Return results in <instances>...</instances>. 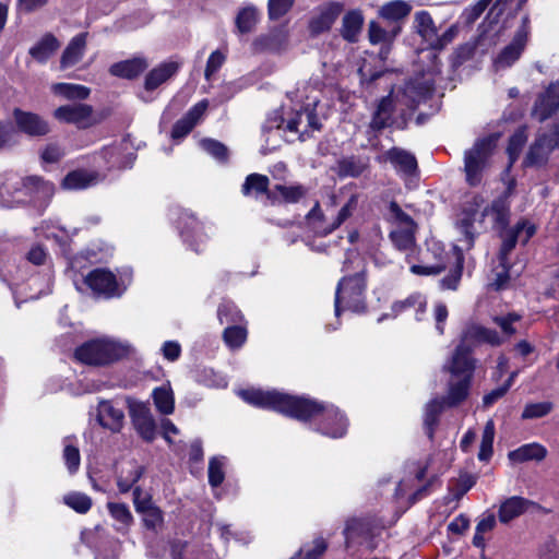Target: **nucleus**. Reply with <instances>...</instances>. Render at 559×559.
<instances>
[{"label":"nucleus","mask_w":559,"mask_h":559,"mask_svg":"<svg viewBox=\"0 0 559 559\" xmlns=\"http://www.w3.org/2000/svg\"><path fill=\"white\" fill-rule=\"evenodd\" d=\"M559 108V81L549 85L545 93L540 94L533 107L532 116L543 122L550 118Z\"/></svg>","instance_id":"obj_14"},{"label":"nucleus","mask_w":559,"mask_h":559,"mask_svg":"<svg viewBox=\"0 0 559 559\" xmlns=\"http://www.w3.org/2000/svg\"><path fill=\"white\" fill-rule=\"evenodd\" d=\"M203 150L215 159L226 163L228 160V148L225 144L213 139H204L201 142Z\"/></svg>","instance_id":"obj_57"},{"label":"nucleus","mask_w":559,"mask_h":559,"mask_svg":"<svg viewBox=\"0 0 559 559\" xmlns=\"http://www.w3.org/2000/svg\"><path fill=\"white\" fill-rule=\"evenodd\" d=\"M180 64L175 61L163 62L152 69L145 76L144 87L146 91H154L179 70Z\"/></svg>","instance_id":"obj_26"},{"label":"nucleus","mask_w":559,"mask_h":559,"mask_svg":"<svg viewBox=\"0 0 559 559\" xmlns=\"http://www.w3.org/2000/svg\"><path fill=\"white\" fill-rule=\"evenodd\" d=\"M358 206V194H352L347 202L341 207L336 218L333 223L325 227L323 230V236H326L338 228L344 222H346L357 210Z\"/></svg>","instance_id":"obj_49"},{"label":"nucleus","mask_w":559,"mask_h":559,"mask_svg":"<svg viewBox=\"0 0 559 559\" xmlns=\"http://www.w3.org/2000/svg\"><path fill=\"white\" fill-rule=\"evenodd\" d=\"M107 509L111 518L120 524L116 527L118 532H126L133 523V515L126 503L108 502Z\"/></svg>","instance_id":"obj_45"},{"label":"nucleus","mask_w":559,"mask_h":559,"mask_svg":"<svg viewBox=\"0 0 559 559\" xmlns=\"http://www.w3.org/2000/svg\"><path fill=\"white\" fill-rule=\"evenodd\" d=\"M98 423L114 432L119 431L122 427L124 414L120 408L112 405L111 402L103 401L97 408Z\"/></svg>","instance_id":"obj_27"},{"label":"nucleus","mask_w":559,"mask_h":559,"mask_svg":"<svg viewBox=\"0 0 559 559\" xmlns=\"http://www.w3.org/2000/svg\"><path fill=\"white\" fill-rule=\"evenodd\" d=\"M427 308V299L420 293H414L406 297L403 300L394 301L391 306V314L384 313L379 319L378 322H382L384 319L392 317L396 318L399 314L414 309L416 313V320L420 321L423 319V314L426 312Z\"/></svg>","instance_id":"obj_22"},{"label":"nucleus","mask_w":559,"mask_h":559,"mask_svg":"<svg viewBox=\"0 0 559 559\" xmlns=\"http://www.w3.org/2000/svg\"><path fill=\"white\" fill-rule=\"evenodd\" d=\"M143 475L142 466H132L128 472L127 476L120 475L117 479V486L121 493H127L132 489L133 485L136 484Z\"/></svg>","instance_id":"obj_58"},{"label":"nucleus","mask_w":559,"mask_h":559,"mask_svg":"<svg viewBox=\"0 0 559 559\" xmlns=\"http://www.w3.org/2000/svg\"><path fill=\"white\" fill-rule=\"evenodd\" d=\"M127 355V348L109 338H96L83 343L75 349L74 356L85 365L104 366Z\"/></svg>","instance_id":"obj_3"},{"label":"nucleus","mask_w":559,"mask_h":559,"mask_svg":"<svg viewBox=\"0 0 559 559\" xmlns=\"http://www.w3.org/2000/svg\"><path fill=\"white\" fill-rule=\"evenodd\" d=\"M225 457H212L209 462V484L218 487L225 479Z\"/></svg>","instance_id":"obj_56"},{"label":"nucleus","mask_w":559,"mask_h":559,"mask_svg":"<svg viewBox=\"0 0 559 559\" xmlns=\"http://www.w3.org/2000/svg\"><path fill=\"white\" fill-rule=\"evenodd\" d=\"M270 192L269 177L258 173L248 175L241 186V193L245 197L258 198L259 195L264 194L269 200Z\"/></svg>","instance_id":"obj_32"},{"label":"nucleus","mask_w":559,"mask_h":559,"mask_svg":"<svg viewBox=\"0 0 559 559\" xmlns=\"http://www.w3.org/2000/svg\"><path fill=\"white\" fill-rule=\"evenodd\" d=\"M547 454L548 451L543 444L532 442L510 451L508 457L513 463H524L528 461L540 462L546 459Z\"/></svg>","instance_id":"obj_29"},{"label":"nucleus","mask_w":559,"mask_h":559,"mask_svg":"<svg viewBox=\"0 0 559 559\" xmlns=\"http://www.w3.org/2000/svg\"><path fill=\"white\" fill-rule=\"evenodd\" d=\"M153 401L160 414L170 415L175 409L174 392L169 386L162 385L153 391Z\"/></svg>","instance_id":"obj_44"},{"label":"nucleus","mask_w":559,"mask_h":559,"mask_svg":"<svg viewBox=\"0 0 559 559\" xmlns=\"http://www.w3.org/2000/svg\"><path fill=\"white\" fill-rule=\"evenodd\" d=\"M177 227L183 241L193 247L195 251L198 248L194 246L203 243L207 239L203 225L188 211L179 212Z\"/></svg>","instance_id":"obj_12"},{"label":"nucleus","mask_w":559,"mask_h":559,"mask_svg":"<svg viewBox=\"0 0 559 559\" xmlns=\"http://www.w3.org/2000/svg\"><path fill=\"white\" fill-rule=\"evenodd\" d=\"M226 60V55L222 50L213 51L206 62L204 75L206 80H210L211 76L216 73L221 67L224 64Z\"/></svg>","instance_id":"obj_64"},{"label":"nucleus","mask_w":559,"mask_h":559,"mask_svg":"<svg viewBox=\"0 0 559 559\" xmlns=\"http://www.w3.org/2000/svg\"><path fill=\"white\" fill-rule=\"evenodd\" d=\"M93 107L83 103H73L58 107L53 116L61 122L75 124L80 129L90 128L95 123Z\"/></svg>","instance_id":"obj_11"},{"label":"nucleus","mask_w":559,"mask_h":559,"mask_svg":"<svg viewBox=\"0 0 559 559\" xmlns=\"http://www.w3.org/2000/svg\"><path fill=\"white\" fill-rule=\"evenodd\" d=\"M472 378L467 377H452L449 383V392L443 400L447 406H455L463 402L467 395Z\"/></svg>","instance_id":"obj_33"},{"label":"nucleus","mask_w":559,"mask_h":559,"mask_svg":"<svg viewBox=\"0 0 559 559\" xmlns=\"http://www.w3.org/2000/svg\"><path fill=\"white\" fill-rule=\"evenodd\" d=\"M400 32V25H391L389 28H385L378 22L371 21L369 24L368 36L370 43L373 45L392 44Z\"/></svg>","instance_id":"obj_37"},{"label":"nucleus","mask_w":559,"mask_h":559,"mask_svg":"<svg viewBox=\"0 0 559 559\" xmlns=\"http://www.w3.org/2000/svg\"><path fill=\"white\" fill-rule=\"evenodd\" d=\"M293 4L294 0H269V17L271 20H278L292 9Z\"/></svg>","instance_id":"obj_62"},{"label":"nucleus","mask_w":559,"mask_h":559,"mask_svg":"<svg viewBox=\"0 0 559 559\" xmlns=\"http://www.w3.org/2000/svg\"><path fill=\"white\" fill-rule=\"evenodd\" d=\"M326 549L323 538H317L311 545L304 546L298 552V559H318Z\"/></svg>","instance_id":"obj_61"},{"label":"nucleus","mask_w":559,"mask_h":559,"mask_svg":"<svg viewBox=\"0 0 559 559\" xmlns=\"http://www.w3.org/2000/svg\"><path fill=\"white\" fill-rule=\"evenodd\" d=\"M394 111L392 95L384 96L380 99L376 111L370 121V128L374 131H381L389 127L392 122Z\"/></svg>","instance_id":"obj_31"},{"label":"nucleus","mask_w":559,"mask_h":559,"mask_svg":"<svg viewBox=\"0 0 559 559\" xmlns=\"http://www.w3.org/2000/svg\"><path fill=\"white\" fill-rule=\"evenodd\" d=\"M520 320L521 316L515 312H509L504 316H496L492 319L493 323L501 329L502 333L507 337H510L516 333V329L513 326V324Z\"/></svg>","instance_id":"obj_60"},{"label":"nucleus","mask_w":559,"mask_h":559,"mask_svg":"<svg viewBox=\"0 0 559 559\" xmlns=\"http://www.w3.org/2000/svg\"><path fill=\"white\" fill-rule=\"evenodd\" d=\"M63 502L78 513H86L92 508V499L82 492H70L63 497Z\"/></svg>","instance_id":"obj_54"},{"label":"nucleus","mask_w":559,"mask_h":559,"mask_svg":"<svg viewBox=\"0 0 559 559\" xmlns=\"http://www.w3.org/2000/svg\"><path fill=\"white\" fill-rule=\"evenodd\" d=\"M432 92V82L424 78H415L407 81L396 94V102L408 109H415L420 103L429 98Z\"/></svg>","instance_id":"obj_9"},{"label":"nucleus","mask_w":559,"mask_h":559,"mask_svg":"<svg viewBox=\"0 0 559 559\" xmlns=\"http://www.w3.org/2000/svg\"><path fill=\"white\" fill-rule=\"evenodd\" d=\"M473 347L466 344L462 338L456 346L449 370L452 377L473 378L475 370V359L472 356Z\"/></svg>","instance_id":"obj_13"},{"label":"nucleus","mask_w":559,"mask_h":559,"mask_svg":"<svg viewBox=\"0 0 559 559\" xmlns=\"http://www.w3.org/2000/svg\"><path fill=\"white\" fill-rule=\"evenodd\" d=\"M21 191L34 206L45 209L55 194V186L39 176H27L21 180Z\"/></svg>","instance_id":"obj_10"},{"label":"nucleus","mask_w":559,"mask_h":559,"mask_svg":"<svg viewBox=\"0 0 559 559\" xmlns=\"http://www.w3.org/2000/svg\"><path fill=\"white\" fill-rule=\"evenodd\" d=\"M384 219L393 225V228L417 227L415 221L395 201L389 203Z\"/></svg>","instance_id":"obj_38"},{"label":"nucleus","mask_w":559,"mask_h":559,"mask_svg":"<svg viewBox=\"0 0 559 559\" xmlns=\"http://www.w3.org/2000/svg\"><path fill=\"white\" fill-rule=\"evenodd\" d=\"M343 11L342 4L337 2H329L318 8L317 14L310 20L309 29L311 34L319 35L328 32L341 12Z\"/></svg>","instance_id":"obj_19"},{"label":"nucleus","mask_w":559,"mask_h":559,"mask_svg":"<svg viewBox=\"0 0 559 559\" xmlns=\"http://www.w3.org/2000/svg\"><path fill=\"white\" fill-rule=\"evenodd\" d=\"M147 67L148 63L145 58L135 57L111 64L109 72L117 78L133 80L140 76Z\"/></svg>","instance_id":"obj_25"},{"label":"nucleus","mask_w":559,"mask_h":559,"mask_svg":"<svg viewBox=\"0 0 559 559\" xmlns=\"http://www.w3.org/2000/svg\"><path fill=\"white\" fill-rule=\"evenodd\" d=\"M370 165L368 156L350 155L337 162L340 177H359Z\"/></svg>","instance_id":"obj_30"},{"label":"nucleus","mask_w":559,"mask_h":559,"mask_svg":"<svg viewBox=\"0 0 559 559\" xmlns=\"http://www.w3.org/2000/svg\"><path fill=\"white\" fill-rule=\"evenodd\" d=\"M259 21V12L255 7L248 5L242 8L236 16V26L242 34L254 29Z\"/></svg>","instance_id":"obj_47"},{"label":"nucleus","mask_w":559,"mask_h":559,"mask_svg":"<svg viewBox=\"0 0 559 559\" xmlns=\"http://www.w3.org/2000/svg\"><path fill=\"white\" fill-rule=\"evenodd\" d=\"M493 143L489 138L477 140L474 145L464 153V173L466 182L471 187L481 182L485 169L488 166Z\"/></svg>","instance_id":"obj_4"},{"label":"nucleus","mask_w":559,"mask_h":559,"mask_svg":"<svg viewBox=\"0 0 559 559\" xmlns=\"http://www.w3.org/2000/svg\"><path fill=\"white\" fill-rule=\"evenodd\" d=\"M527 500L521 497H511L500 506L498 516L500 522L508 523L520 516L526 509Z\"/></svg>","instance_id":"obj_41"},{"label":"nucleus","mask_w":559,"mask_h":559,"mask_svg":"<svg viewBox=\"0 0 559 559\" xmlns=\"http://www.w3.org/2000/svg\"><path fill=\"white\" fill-rule=\"evenodd\" d=\"M239 395L247 403L262 408H271L298 420L320 417L318 431L331 438H342L347 432L348 420L334 405H326L314 400L293 396L276 391L248 389Z\"/></svg>","instance_id":"obj_1"},{"label":"nucleus","mask_w":559,"mask_h":559,"mask_svg":"<svg viewBox=\"0 0 559 559\" xmlns=\"http://www.w3.org/2000/svg\"><path fill=\"white\" fill-rule=\"evenodd\" d=\"M130 416L140 437L146 442H152L156 437V423L150 408L143 404L135 405L131 408Z\"/></svg>","instance_id":"obj_17"},{"label":"nucleus","mask_w":559,"mask_h":559,"mask_svg":"<svg viewBox=\"0 0 559 559\" xmlns=\"http://www.w3.org/2000/svg\"><path fill=\"white\" fill-rule=\"evenodd\" d=\"M367 271L365 265L355 274L343 276L336 286L334 310L338 317L344 309L361 312L366 308Z\"/></svg>","instance_id":"obj_2"},{"label":"nucleus","mask_w":559,"mask_h":559,"mask_svg":"<svg viewBox=\"0 0 559 559\" xmlns=\"http://www.w3.org/2000/svg\"><path fill=\"white\" fill-rule=\"evenodd\" d=\"M69 438L64 439L63 460L70 474L78 472L81 464L79 448L67 443Z\"/></svg>","instance_id":"obj_59"},{"label":"nucleus","mask_w":559,"mask_h":559,"mask_svg":"<svg viewBox=\"0 0 559 559\" xmlns=\"http://www.w3.org/2000/svg\"><path fill=\"white\" fill-rule=\"evenodd\" d=\"M364 24V16L360 11H350L346 13L342 21V36L349 43L357 41L358 35Z\"/></svg>","instance_id":"obj_36"},{"label":"nucleus","mask_w":559,"mask_h":559,"mask_svg":"<svg viewBox=\"0 0 559 559\" xmlns=\"http://www.w3.org/2000/svg\"><path fill=\"white\" fill-rule=\"evenodd\" d=\"M13 118L17 130L29 136H43L49 132L48 123L37 114L15 108Z\"/></svg>","instance_id":"obj_15"},{"label":"nucleus","mask_w":559,"mask_h":559,"mask_svg":"<svg viewBox=\"0 0 559 559\" xmlns=\"http://www.w3.org/2000/svg\"><path fill=\"white\" fill-rule=\"evenodd\" d=\"M453 258L454 267L447 276L440 281V286L442 289L455 290L459 287L463 272L464 258L462 250L456 246L453 247Z\"/></svg>","instance_id":"obj_39"},{"label":"nucleus","mask_w":559,"mask_h":559,"mask_svg":"<svg viewBox=\"0 0 559 559\" xmlns=\"http://www.w3.org/2000/svg\"><path fill=\"white\" fill-rule=\"evenodd\" d=\"M554 409V404L549 401L527 403L522 412L521 418L523 420L538 419L546 417Z\"/></svg>","instance_id":"obj_53"},{"label":"nucleus","mask_w":559,"mask_h":559,"mask_svg":"<svg viewBox=\"0 0 559 559\" xmlns=\"http://www.w3.org/2000/svg\"><path fill=\"white\" fill-rule=\"evenodd\" d=\"M217 318L221 324L234 325L245 323L241 311L233 302H222L217 309Z\"/></svg>","instance_id":"obj_48"},{"label":"nucleus","mask_w":559,"mask_h":559,"mask_svg":"<svg viewBox=\"0 0 559 559\" xmlns=\"http://www.w3.org/2000/svg\"><path fill=\"white\" fill-rule=\"evenodd\" d=\"M510 278L508 261H499V265L492 270L489 287L496 292L507 289L510 286Z\"/></svg>","instance_id":"obj_51"},{"label":"nucleus","mask_w":559,"mask_h":559,"mask_svg":"<svg viewBox=\"0 0 559 559\" xmlns=\"http://www.w3.org/2000/svg\"><path fill=\"white\" fill-rule=\"evenodd\" d=\"M307 192L308 189L300 183L292 186L277 183L271 189L269 201L271 204L297 203L306 197Z\"/></svg>","instance_id":"obj_23"},{"label":"nucleus","mask_w":559,"mask_h":559,"mask_svg":"<svg viewBox=\"0 0 559 559\" xmlns=\"http://www.w3.org/2000/svg\"><path fill=\"white\" fill-rule=\"evenodd\" d=\"M530 19L524 16L522 24L514 34L512 41L506 46L495 60L497 69L511 67L521 57L530 35Z\"/></svg>","instance_id":"obj_8"},{"label":"nucleus","mask_w":559,"mask_h":559,"mask_svg":"<svg viewBox=\"0 0 559 559\" xmlns=\"http://www.w3.org/2000/svg\"><path fill=\"white\" fill-rule=\"evenodd\" d=\"M284 122V129L297 133L300 141H306L314 131H320L322 128L316 109L309 105L295 111Z\"/></svg>","instance_id":"obj_7"},{"label":"nucleus","mask_w":559,"mask_h":559,"mask_svg":"<svg viewBox=\"0 0 559 559\" xmlns=\"http://www.w3.org/2000/svg\"><path fill=\"white\" fill-rule=\"evenodd\" d=\"M428 252L433 254L436 262L413 264L411 266L413 274L421 276L437 275L447 269L449 260L453 257V253L447 252L438 242H431L428 247Z\"/></svg>","instance_id":"obj_16"},{"label":"nucleus","mask_w":559,"mask_h":559,"mask_svg":"<svg viewBox=\"0 0 559 559\" xmlns=\"http://www.w3.org/2000/svg\"><path fill=\"white\" fill-rule=\"evenodd\" d=\"M133 504L135 511L140 514H143L156 507L153 503L151 496L143 495V491L139 486L133 488Z\"/></svg>","instance_id":"obj_63"},{"label":"nucleus","mask_w":559,"mask_h":559,"mask_svg":"<svg viewBox=\"0 0 559 559\" xmlns=\"http://www.w3.org/2000/svg\"><path fill=\"white\" fill-rule=\"evenodd\" d=\"M559 148V126L554 124L549 130L538 132L531 144L523 165L525 167H544L555 150Z\"/></svg>","instance_id":"obj_5"},{"label":"nucleus","mask_w":559,"mask_h":559,"mask_svg":"<svg viewBox=\"0 0 559 559\" xmlns=\"http://www.w3.org/2000/svg\"><path fill=\"white\" fill-rule=\"evenodd\" d=\"M416 231L417 227L392 228L389 233V239L395 249L405 252L408 258L416 249Z\"/></svg>","instance_id":"obj_28"},{"label":"nucleus","mask_w":559,"mask_h":559,"mask_svg":"<svg viewBox=\"0 0 559 559\" xmlns=\"http://www.w3.org/2000/svg\"><path fill=\"white\" fill-rule=\"evenodd\" d=\"M495 438V424L492 420H488L485 425L480 448L478 452V460L483 462H487L490 460L492 455V444Z\"/></svg>","instance_id":"obj_52"},{"label":"nucleus","mask_w":559,"mask_h":559,"mask_svg":"<svg viewBox=\"0 0 559 559\" xmlns=\"http://www.w3.org/2000/svg\"><path fill=\"white\" fill-rule=\"evenodd\" d=\"M86 286L97 296L105 298L119 297L124 289L120 288L117 276L108 269L97 267L84 277Z\"/></svg>","instance_id":"obj_6"},{"label":"nucleus","mask_w":559,"mask_h":559,"mask_svg":"<svg viewBox=\"0 0 559 559\" xmlns=\"http://www.w3.org/2000/svg\"><path fill=\"white\" fill-rule=\"evenodd\" d=\"M384 162H389L397 174L413 176L417 173L418 164L414 154L401 148L392 147L382 155Z\"/></svg>","instance_id":"obj_18"},{"label":"nucleus","mask_w":559,"mask_h":559,"mask_svg":"<svg viewBox=\"0 0 559 559\" xmlns=\"http://www.w3.org/2000/svg\"><path fill=\"white\" fill-rule=\"evenodd\" d=\"M96 177L94 174L78 169L70 171L62 180L61 186L67 190H81L94 183Z\"/></svg>","instance_id":"obj_42"},{"label":"nucleus","mask_w":559,"mask_h":559,"mask_svg":"<svg viewBox=\"0 0 559 559\" xmlns=\"http://www.w3.org/2000/svg\"><path fill=\"white\" fill-rule=\"evenodd\" d=\"M412 11V7L403 0H394L381 7L379 14L388 23L399 25L397 23L405 19Z\"/></svg>","instance_id":"obj_35"},{"label":"nucleus","mask_w":559,"mask_h":559,"mask_svg":"<svg viewBox=\"0 0 559 559\" xmlns=\"http://www.w3.org/2000/svg\"><path fill=\"white\" fill-rule=\"evenodd\" d=\"M51 90L56 95L63 96L68 99L80 100L86 99L91 93L88 87L71 83H56L52 85Z\"/></svg>","instance_id":"obj_46"},{"label":"nucleus","mask_w":559,"mask_h":559,"mask_svg":"<svg viewBox=\"0 0 559 559\" xmlns=\"http://www.w3.org/2000/svg\"><path fill=\"white\" fill-rule=\"evenodd\" d=\"M87 33L75 35L63 50L60 58V69L66 70L79 63L86 50Z\"/></svg>","instance_id":"obj_24"},{"label":"nucleus","mask_w":559,"mask_h":559,"mask_svg":"<svg viewBox=\"0 0 559 559\" xmlns=\"http://www.w3.org/2000/svg\"><path fill=\"white\" fill-rule=\"evenodd\" d=\"M415 23L419 35L428 43L436 37L437 28L435 26L431 15L426 11H420L415 14Z\"/></svg>","instance_id":"obj_50"},{"label":"nucleus","mask_w":559,"mask_h":559,"mask_svg":"<svg viewBox=\"0 0 559 559\" xmlns=\"http://www.w3.org/2000/svg\"><path fill=\"white\" fill-rule=\"evenodd\" d=\"M447 405L443 399L431 400L425 408L424 426L429 439H432L435 427L438 425L439 416Z\"/></svg>","instance_id":"obj_40"},{"label":"nucleus","mask_w":559,"mask_h":559,"mask_svg":"<svg viewBox=\"0 0 559 559\" xmlns=\"http://www.w3.org/2000/svg\"><path fill=\"white\" fill-rule=\"evenodd\" d=\"M60 47L59 40L48 33L41 37L31 49L29 55L38 62H46Z\"/></svg>","instance_id":"obj_34"},{"label":"nucleus","mask_w":559,"mask_h":559,"mask_svg":"<svg viewBox=\"0 0 559 559\" xmlns=\"http://www.w3.org/2000/svg\"><path fill=\"white\" fill-rule=\"evenodd\" d=\"M527 141L526 129L524 127L519 128L509 139L508 144V154L510 157V162L514 163L519 157L522 147Z\"/></svg>","instance_id":"obj_55"},{"label":"nucleus","mask_w":559,"mask_h":559,"mask_svg":"<svg viewBox=\"0 0 559 559\" xmlns=\"http://www.w3.org/2000/svg\"><path fill=\"white\" fill-rule=\"evenodd\" d=\"M207 106V100L203 99L191 107L188 112L174 124L171 138L174 140H180L187 136L202 119Z\"/></svg>","instance_id":"obj_20"},{"label":"nucleus","mask_w":559,"mask_h":559,"mask_svg":"<svg viewBox=\"0 0 559 559\" xmlns=\"http://www.w3.org/2000/svg\"><path fill=\"white\" fill-rule=\"evenodd\" d=\"M461 338L472 347L481 343L489 344L491 346H500L504 342V338L500 336L496 330L480 324L468 325L464 330Z\"/></svg>","instance_id":"obj_21"},{"label":"nucleus","mask_w":559,"mask_h":559,"mask_svg":"<svg viewBox=\"0 0 559 559\" xmlns=\"http://www.w3.org/2000/svg\"><path fill=\"white\" fill-rule=\"evenodd\" d=\"M248 337V330L245 323L228 325L223 332V341L231 350L243 346Z\"/></svg>","instance_id":"obj_43"}]
</instances>
